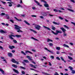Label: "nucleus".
I'll use <instances>...</instances> for the list:
<instances>
[{
    "label": "nucleus",
    "instance_id": "nucleus-7",
    "mask_svg": "<svg viewBox=\"0 0 75 75\" xmlns=\"http://www.w3.org/2000/svg\"><path fill=\"white\" fill-rule=\"evenodd\" d=\"M47 13H48V12H42V14L43 16H47Z\"/></svg>",
    "mask_w": 75,
    "mask_h": 75
},
{
    "label": "nucleus",
    "instance_id": "nucleus-50",
    "mask_svg": "<svg viewBox=\"0 0 75 75\" xmlns=\"http://www.w3.org/2000/svg\"><path fill=\"white\" fill-rule=\"evenodd\" d=\"M59 19H60V20H63L64 19L63 18L61 17H59Z\"/></svg>",
    "mask_w": 75,
    "mask_h": 75
},
{
    "label": "nucleus",
    "instance_id": "nucleus-28",
    "mask_svg": "<svg viewBox=\"0 0 75 75\" xmlns=\"http://www.w3.org/2000/svg\"><path fill=\"white\" fill-rule=\"evenodd\" d=\"M14 18L17 21H21V19L19 20L16 17H14Z\"/></svg>",
    "mask_w": 75,
    "mask_h": 75
},
{
    "label": "nucleus",
    "instance_id": "nucleus-13",
    "mask_svg": "<svg viewBox=\"0 0 75 75\" xmlns=\"http://www.w3.org/2000/svg\"><path fill=\"white\" fill-rule=\"evenodd\" d=\"M43 27H44V28H45V29H47V30H51L50 28H49L45 26H43Z\"/></svg>",
    "mask_w": 75,
    "mask_h": 75
},
{
    "label": "nucleus",
    "instance_id": "nucleus-4",
    "mask_svg": "<svg viewBox=\"0 0 75 75\" xmlns=\"http://www.w3.org/2000/svg\"><path fill=\"white\" fill-rule=\"evenodd\" d=\"M35 29L38 30H40V29L41 26H40V25H35Z\"/></svg>",
    "mask_w": 75,
    "mask_h": 75
},
{
    "label": "nucleus",
    "instance_id": "nucleus-42",
    "mask_svg": "<svg viewBox=\"0 0 75 75\" xmlns=\"http://www.w3.org/2000/svg\"><path fill=\"white\" fill-rule=\"evenodd\" d=\"M49 45L50 46H52V45H53V44L51 43H49Z\"/></svg>",
    "mask_w": 75,
    "mask_h": 75
},
{
    "label": "nucleus",
    "instance_id": "nucleus-61",
    "mask_svg": "<svg viewBox=\"0 0 75 75\" xmlns=\"http://www.w3.org/2000/svg\"><path fill=\"white\" fill-rule=\"evenodd\" d=\"M8 6L9 7H11V6H13V5H12V4H9Z\"/></svg>",
    "mask_w": 75,
    "mask_h": 75
},
{
    "label": "nucleus",
    "instance_id": "nucleus-40",
    "mask_svg": "<svg viewBox=\"0 0 75 75\" xmlns=\"http://www.w3.org/2000/svg\"><path fill=\"white\" fill-rule=\"evenodd\" d=\"M63 26H64L66 28H67V29H69V27H68L66 25H64Z\"/></svg>",
    "mask_w": 75,
    "mask_h": 75
},
{
    "label": "nucleus",
    "instance_id": "nucleus-53",
    "mask_svg": "<svg viewBox=\"0 0 75 75\" xmlns=\"http://www.w3.org/2000/svg\"><path fill=\"white\" fill-rule=\"evenodd\" d=\"M22 74H23V75H24V74H25V73L24 71H22Z\"/></svg>",
    "mask_w": 75,
    "mask_h": 75
},
{
    "label": "nucleus",
    "instance_id": "nucleus-52",
    "mask_svg": "<svg viewBox=\"0 0 75 75\" xmlns=\"http://www.w3.org/2000/svg\"><path fill=\"white\" fill-rule=\"evenodd\" d=\"M44 49H45V50H47V51H49V50H48V49H47V48H46V47L44 48Z\"/></svg>",
    "mask_w": 75,
    "mask_h": 75
},
{
    "label": "nucleus",
    "instance_id": "nucleus-29",
    "mask_svg": "<svg viewBox=\"0 0 75 75\" xmlns=\"http://www.w3.org/2000/svg\"><path fill=\"white\" fill-rule=\"evenodd\" d=\"M68 58L69 59H70V60H72L73 59V58L72 57H71L70 56H68Z\"/></svg>",
    "mask_w": 75,
    "mask_h": 75
},
{
    "label": "nucleus",
    "instance_id": "nucleus-39",
    "mask_svg": "<svg viewBox=\"0 0 75 75\" xmlns=\"http://www.w3.org/2000/svg\"><path fill=\"white\" fill-rule=\"evenodd\" d=\"M41 1L42 2H44L45 3H47V2L45 1V0H41Z\"/></svg>",
    "mask_w": 75,
    "mask_h": 75
},
{
    "label": "nucleus",
    "instance_id": "nucleus-34",
    "mask_svg": "<svg viewBox=\"0 0 75 75\" xmlns=\"http://www.w3.org/2000/svg\"><path fill=\"white\" fill-rule=\"evenodd\" d=\"M42 74H45V75H50V74H48V73H44L43 72H42Z\"/></svg>",
    "mask_w": 75,
    "mask_h": 75
},
{
    "label": "nucleus",
    "instance_id": "nucleus-12",
    "mask_svg": "<svg viewBox=\"0 0 75 75\" xmlns=\"http://www.w3.org/2000/svg\"><path fill=\"white\" fill-rule=\"evenodd\" d=\"M0 33H2V34H6L7 32H6L5 31H4L3 30H0Z\"/></svg>",
    "mask_w": 75,
    "mask_h": 75
},
{
    "label": "nucleus",
    "instance_id": "nucleus-33",
    "mask_svg": "<svg viewBox=\"0 0 75 75\" xmlns=\"http://www.w3.org/2000/svg\"><path fill=\"white\" fill-rule=\"evenodd\" d=\"M21 52L22 54H23V55H26V54H25V52H24V51H22Z\"/></svg>",
    "mask_w": 75,
    "mask_h": 75
},
{
    "label": "nucleus",
    "instance_id": "nucleus-64",
    "mask_svg": "<svg viewBox=\"0 0 75 75\" xmlns=\"http://www.w3.org/2000/svg\"><path fill=\"white\" fill-rule=\"evenodd\" d=\"M71 1H72L73 3H75V1L74 0H70Z\"/></svg>",
    "mask_w": 75,
    "mask_h": 75
},
{
    "label": "nucleus",
    "instance_id": "nucleus-17",
    "mask_svg": "<svg viewBox=\"0 0 75 75\" xmlns=\"http://www.w3.org/2000/svg\"><path fill=\"white\" fill-rule=\"evenodd\" d=\"M29 30H30V31H32L33 33H37V32H36V31L34 30H33L31 29H29Z\"/></svg>",
    "mask_w": 75,
    "mask_h": 75
},
{
    "label": "nucleus",
    "instance_id": "nucleus-15",
    "mask_svg": "<svg viewBox=\"0 0 75 75\" xmlns=\"http://www.w3.org/2000/svg\"><path fill=\"white\" fill-rule=\"evenodd\" d=\"M0 71L1 72L2 74L4 75V71L2 69L0 68Z\"/></svg>",
    "mask_w": 75,
    "mask_h": 75
},
{
    "label": "nucleus",
    "instance_id": "nucleus-46",
    "mask_svg": "<svg viewBox=\"0 0 75 75\" xmlns=\"http://www.w3.org/2000/svg\"><path fill=\"white\" fill-rule=\"evenodd\" d=\"M54 75H59V74H58L57 72H55L54 74Z\"/></svg>",
    "mask_w": 75,
    "mask_h": 75
},
{
    "label": "nucleus",
    "instance_id": "nucleus-23",
    "mask_svg": "<svg viewBox=\"0 0 75 75\" xmlns=\"http://www.w3.org/2000/svg\"><path fill=\"white\" fill-rule=\"evenodd\" d=\"M31 38L32 39H33V40H34L35 41H38V40L35 38H33V37H32Z\"/></svg>",
    "mask_w": 75,
    "mask_h": 75
},
{
    "label": "nucleus",
    "instance_id": "nucleus-20",
    "mask_svg": "<svg viewBox=\"0 0 75 75\" xmlns=\"http://www.w3.org/2000/svg\"><path fill=\"white\" fill-rule=\"evenodd\" d=\"M67 9L68 10H69V11H71L72 12H74V10L72 9H71L67 8Z\"/></svg>",
    "mask_w": 75,
    "mask_h": 75
},
{
    "label": "nucleus",
    "instance_id": "nucleus-19",
    "mask_svg": "<svg viewBox=\"0 0 75 75\" xmlns=\"http://www.w3.org/2000/svg\"><path fill=\"white\" fill-rule=\"evenodd\" d=\"M0 15H1V16H4V15H5V16H6V17H7V16H8V15L5 14V13H1V14Z\"/></svg>",
    "mask_w": 75,
    "mask_h": 75
},
{
    "label": "nucleus",
    "instance_id": "nucleus-51",
    "mask_svg": "<svg viewBox=\"0 0 75 75\" xmlns=\"http://www.w3.org/2000/svg\"><path fill=\"white\" fill-rule=\"evenodd\" d=\"M59 9H60V10H65V9L63 8H60Z\"/></svg>",
    "mask_w": 75,
    "mask_h": 75
},
{
    "label": "nucleus",
    "instance_id": "nucleus-14",
    "mask_svg": "<svg viewBox=\"0 0 75 75\" xmlns=\"http://www.w3.org/2000/svg\"><path fill=\"white\" fill-rule=\"evenodd\" d=\"M44 6L45 7H49V5H48V4H47V3H45L44 4Z\"/></svg>",
    "mask_w": 75,
    "mask_h": 75
},
{
    "label": "nucleus",
    "instance_id": "nucleus-18",
    "mask_svg": "<svg viewBox=\"0 0 75 75\" xmlns=\"http://www.w3.org/2000/svg\"><path fill=\"white\" fill-rule=\"evenodd\" d=\"M53 24H56V25H59L60 24L59 23H57V22H53Z\"/></svg>",
    "mask_w": 75,
    "mask_h": 75
},
{
    "label": "nucleus",
    "instance_id": "nucleus-24",
    "mask_svg": "<svg viewBox=\"0 0 75 75\" xmlns=\"http://www.w3.org/2000/svg\"><path fill=\"white\" fill-rule=\"evenodd\" d=\"M63 46L64 47H67V48H69V46H68L67 45H66L65 44H64Z\"/></svg>",
    "mask_w": 75,
    "mask_h": 75
},
{
    "label": "nucleus",
    "instance_id": "nucleus-30",
    "mask_svg": "<svg viewBox=\"0 0 75 75\" xmlns=\"http://www.w3.org/2000/svg\"><path fill=\"white\" fill-rule=\"evenodd\" d=\"M52 30H55L56 28L55 27L53 26H52Z\"/></svg>",
    "mask_w": 75,
    "mask_h": 75
},
{
    "label": "nucleus",
    "instance_id": "nucleus-62",
    "mask_svg": "<svg viewBox=\"0 0 75 75\" xmlns=\"http://www.w3.org/2000/svg\"><path fill=\"white\" fill-rule=\"evenodd\" d=\"M32 8L33 10H35V7H33Z\"/></svg>",
    "mask_w": 75,
    "mask_h": 75
},
{
    "label": "nucleus",
    "instance_id": "nucleus-6",
    "mask_svg": "<svg viewBox=\"0 0 75 75\" xmlns=\"http://www.w3.org/2000/svg\"><path fill=\"white\" fill-rule=\"evenodd\" d=\"M34 1L36 3L38 6H40V7H42V5H40V3L38 2V1H36V0H34Z\"/></svg>",
    "mask_w": 75,
    "mask_h": 75
},
{
    "label": "nucleus",
    "instance_id": "nucleus-41",
    "mask_svg": "<svg viewBox=\"0 0 75 75\" xmlns=\"http://www.w3.org/2000/svg\"><path fill=\"white\" fill-rule=\"evenodd\" d=\"M50 58H51V59H54V57L53 56H51L50 57Z\"/></svg>",
    "mask_w": 75,
    "mask_h": 75
},
{
    "label": "nucleus",
    "instance_id": "nucleus-48",
    "mask_svg": "<svg viewBox=\"0 0 75 75\" xmlns=\"http://www.w3.org/2000/svg\"><path fill=\"white\" fill-rule=\"evenodd\" d=\"M10 21H11V22L12 23H14V21H13V20H10Z\"/></svg>",
    "mask_w": 75,
    "mask_h": 75
},
{
    "label": "nucleus",
    "instance_id": "nucleus-1",
    "mask_svg": "<svg viewBox=\"0 0 75 75\" xmlns=\"http://www.w3.org/2000/svg\"><path fill=\"white\" fill-rule=\"evenodd\" d=\"M8 37H9V38H10V39H11V40H14V38H13L12 37H17V38H20L21 37V35H13L12 34H11L8 35Z\"/></svg>",
    "mask_w": 75,
    "mask_h": 75
},
{
    "label": "nucleus",
    "instance_id": "nucleus-16",
    "mask_svg": "<svg viewBox=\"0 0 75 75\" xmlns=\"http://www.w3.org/2000/svg\"><path fill=\"white\" fill-rule=\"evenodd\" d=\"M24 22L26 24H27V25H30V24L26 21H24Z\"/></svg>",
    "mask_w": 75,
    "mask_h": 75
},
{
    "label": "nucleus",
    "instance_id": "nucleus-38",
    "mask_svg": "<svg viewBox=\"0 0 75 75\" xmlns=\"http://www.w3.org/2000/svg\"><path fill=\"white\" fill-rule=\"evenodd\" d=\"M17 7H21L22 6L21 5H20V4H18L17 6Z\"/></svg>",
    "mask_w": 75,
    "mask_h": 75
},
{
    "label": "nucleus",
    "instance_id": "nucleus-36",
    "mask_svg": "<svg viewBox=\"0 0 75 75\" xmlns=\"http://www.w3.org/2000/svg\"><path fill=\"white\" fill-rule=\"evenodd\" d=\"M53 11H55V13H56V12H58V10L56 9H54L53 10Z\"/></svg>",
    "mask_w": 75,
    "mask_h": 75
},
{
    "label": "nucleus",
    "instance_id": "nucleus-59",
    "mask_svg": "<svg viewBox=\"0 0 75 75\" xmlns=\"http://www.w3.org/2000/svg\"><path fill=\"white\" fill-rule=\"evenodd\" d=\"M40 18H44V17L42 16H40Z\"/></svg>",
    "mask_w": 75,
    "mask_h": 75
},
{
    "label": "nucleus",
    "instance_id": "nucleus-31",
    "mask_svg": "<svg viewBox=\"0 0 75 75\" xmlns=\"http://www.w3.org/2000/svg\"><path fill=\"white\" fill-rule=\"evenodd\" d=\"M68 68H70V70H71V71H72V70H73L72 69H73V68H72V67L69 66V67Z\"/></svg>",
    "mask_w": 75,
    "mask_h": 75
},
{
    "label": "nucleus",
    "instance_id": "nucleus-49",
    "mask_svg": "<svg viewBox=\"0 0 75 75\" xmlns=\"http://www.w3.org/2000/svg\"><path fill=\"white\" fill-rule=\"evenodd\" d=\"M31 16L32 17H37V16L36 15H32Z\"/></svg>",
    "mask_w": 75,
    "mask_h": 75
},
{
    "label": "nucleus",
    "instance_id": "nucleus-2",
    "mask_svg": "<svg viewBox=\"0 0 75 75\" xmlns=\"http://www.w3.org/2000/svg\"><path fill=\"white\" fill-rule=\"evenodd\" d=\"M14 26H15V29L16 30H18L17 31V32L18 33H23V31L21 30H20V28H21L19 26L17 25H15Z\"/></svg>",
    "mask_w": 75,
    "mask_h": 75
},
{
    "label": "nucleus",
    "instance_id": "nucleus-11",
    "mask_svg": "<svg viewBox=\"0 0 75 75\" xmlns=\"http://www.w3.org/2000/svg\"><path fill=\"white\" fill-rule=\"evenodd\" d=\"M26 58H28V59H29L30 61H32V57H30L28 56H27L26 57Z\"/></svg>",
    "mask_w": 75,
    "mask_h": 75
},
{
    "label": "nucleus",
    "instance_id": "nucleus-44",
    "mask_svg": "<svg viewBox=\"0 0 75 75\" xmlns=\"http://www.w3.org/2000/svg\"><path fill=\"white\" fill-rule=\"evenodd\" d=\"M13 42H14L15 43H17V41H16V40H13Z\"/></svg>",
    "mask_w": 75,
    "mask_h": 75
},
{
    "label": "nucleus",
    "instance_id": "nucleus-43",
    "mask_svg": "<svg viewBox=\"0 0 75 75\" xmlns=\"http://www.w3.org/2000/svg\"><path fill=\"white\" fill-rule=\"evenodd\" d=\"M56 58L57 59H58V60H61L60 58H59V57H56Z\"/></svg>",
    "mask_w": 75,
    "mask_h": 75
},
{
    "label": "nucleus",
    "instance_id": "nucleus-25",
    "mask_svg": "<svg viewBox=\"0 0 75 75\" xmlns=\"http://www.w3.org/2000/svg\"><path fill=\"white\" fill-rule=\"evenodd\" d=\"M47 42H50V41H51V42H52V41H53L52 40L50 39L49 38H48L47 39Z\"/></svg>",
    "mask_w": 75,
    "mask_h": 75
},
{
    "label": "nucleus",
    "instance_id": "nucleus-21",
    "mask_svg": "<svg viewBox=\"0 0 75 75\" xmlns=\"http://www.w3.org/2000/svg\"><path fill=\"white\" fill-rule=\"evenodd\" d=\"M23 61L24 62H25V63H29V61L27 60L24 59L23 60Z\"/></svg>",
    "mask_w": 75,
    "mask_h": 75
},
{
    "label": "nucleus",
    "instance_id": "nucleus-60",
    "mask_svg": "<svg viewBox=\"0 0 75 75\" xmlns=\"http://www.w3.org/2000/svg\"><path fill=\"white\" fill-rule=\"evenodd\" d=\"M1 24L2 25H6V24L4 23H2Z\"/></svg>",
    "mask_w": 75,
    "mask_h": 75
},
{
    "label": "nucleus",
    "instance_id": "nucleus-55",
    "mask_svg": "<svg viewBox=\"0 0 75 75\" xmlns=\"http://www.w3.org/2000/svg\"><path fill=\"white\" fill-rule=\"evenodd\" d=\"M1 2L2 3H3V4H6V2H4L3 1H1Z\"/></svg>",
    "mask_w": 75,
    "mask_h": 75
},
{
    "label": "nucleus",
    "instance_id": "nucleus-32",
    "mask_svg": "<svg viewBox=\"0 0 75 75\" xmlns=\"http://www.w3.org/2000/svg\"><path fill=\"white\" fill-rule=\"evenodd\" d=\"M71 71V74H74L75 73V71L74 70H72Z\"/></svg>",
    "mask_w": 75,
    "mask_h": 75
},
{
    "label": "nucleus",
    "instance_id": "nucleus-54",
    "mask_svg": "<svg viewBox=\"0 0 75 75\" xmlns=\"http://www.w3.org/2000/svg\"><path fill=\"white\" fill-rule=\"evenodd\" d=\"M0 48H1V50H3V49H4V48L3 47L1 46H0Z\"/></svg>",
    "mask_w": 75,
    "mask_h": 75
},
{
    "label": "nucleus",
    "instance_id": "nucleus-57",
    "mask_svg": "<svg viewBox=\"0 0 75 75\" xmlns=\"http://www.w3.org/2000/svg\"><path fill=\"white\" fill-rule=\"evenodd\" d=\"M49 52H50V53H51V54H53V52L50 51V50H48Z\"/></svg>",
    "mask_w": 75,
    "mask_h": 75
},
{
    "label": "nucleus",
    "instance_id": "nucleus-22",
    "mask_svg": "<svg viewBox=\"0 0 75 75\" xmlns=\"http://www.w3.org/2000/svg\"><path fill=\"white\" fill-rule=\"evenodd\" d=\"M60 58L62 60V61H64V62H66V61L64 60V59L62 57H61Z\"/></svg>",
    "mask_w": 75,
    "mask_h": 75
},
{
    "label": "nucleus",
    "instance_id": "nucleus-37",
    "mask_svg": "<svg viewBox=\"0 0 75 75\" xmlns=\"http://www.w3.org/2000/svg\"><path fill=\"white\" fill-rule=\"evenodd\" d=\"M9 48H10V49H11V50H13V48L12 47V46L10 45L9 46Z\"/></svg>",
    "mask_w": 75,
    "mask_h": 75
},
{
    "label": "nucleus",
    "instance_id": "nucleus-3",
    "mask_svg": "<svg viewBox=\"0 0 75 75\" xmlns=\"http://www.w3.org/2000/svg\"><path fill=\"white\" fill-rule=\"evenodd\" d=\"M51 32L53 34H54V35H57L58 33H62V31L61 30H56V33H54V31H53L52 30H51Z\"/></svg>",
    "mask_w": 75,
    "mask_h": 75
},
{
    "label": "nucleus",
    "instance_id": "nucleus-45",
    "mask_svg": "<svg viewBox=\"0 0 75 75\" xmlns=\"http://www.w3.org/2000/svg\"><path fill=\"white\" fill-rule=\"evenodd\" d=\"M20 68H22V69H25V68L23 67L22 66H21L20 67Z\"/></svg>",
    "mask_w": 75,
    "mask_h": 75
},
{
    "label": "nucleus",
    "instance_id": "nucleus-26",
    "mask_svg": "<svg viewBox=\"0 0 75 75\" xmlns=\"http://www.w3.org/2000/svg\"><path fill=\"white\" fill-rule=\"evenodd\" d=\"M67 35V34L65 32L63 33V36L64 37H66Z\"/></svg>",
    "mask_w": 75,
    "mask_h": 75
},
{
    "label": "nucleus",
    "instance_id": "nucleus-5",
    "mask_svg": "<svg viewBox=\"0 0 75 75\" xmlns=\"http://www.w3.org/2000/svg\"><path fill=\"white\" fill-rule=\"evenodd\" d=\"M11 62H13V63H16L17 64H19V63L18 62H17L16 61V60L15 59H12L11 60Z\"/></svg>",
    "mask_w": 75,
    "mask_h": 75
},
{
    "label": "nucleus",
    "instance_id": "nucleus-9",
    "mask_svg": "<svg viewBox=\"0 0 75 75\" xmlns=\"http://www.w3.org/2000/svg\"><path fill=\"white\" fill-rule=\"evenodd\" d=\"M60 29L62 30L63 33H65V31H66V30L65 29L63 28H61Z\"/></svg>",
    "mask_w": 75,
    "mask_h": 75
},
{
    "label": "nucleus",
    "instance_id": "nucleus-27",
    "mask_svg": "<svg viewBox=\"0 0 75 75\" xmlns=\"http://www.w3.org/2000/svg\"><path fill=\"white\" fill-rule=\"evenodd\" d=\"M28 52L29 53H30V54H33V53L32 52H30V51H28V50L26 51L25 53L26 54H27V53H28Z\"/></svg>",
    "mask_w": 75,
    "mask_h": 75
},
{
    "label": "nucleus",
    "instance_id": "nucleus-63",
    "mask_svg": "<svg viewBox=\"0 0 75 75\" xmlns=\"http://www.w3.org/2000/svg\"><path fill=\"white\" fill-rule=\"evenodd\" d=\"M21 16H22V17H25V15H21Z\"/></svg>",
    "mask_w": 75,
    "mask_h": 75
},
{
    "label": "nucleus",
    "instance_id": "nucleus-47",
    "mask_svg": "<svg viewBox=\"0 0 75 75\" xmlns=\"http://www.w3.org/2000/svg\"><path fill=\"white\" fill-rule=\"evenodd\" d=\"M71 23L72 24H74V25L75 26V23L74 22H71Z\"/></svg>",
    "mask_w": 75,
    "mask_h": 75
},
{
    "label": "nucleus",
    "instance_id": "nucleus-56",
    "mask_svg": "<svg viewBox=\"0 0 75 75\" xmlns=\"http://www.w3.org/2000/svg\"><path fill=\"white\" fill-rule=\"evenodd\" d=\"M57 54H60V53L59 52L57 51Z\"/></svg>",
    "mask_w": 75,
    "mask_h": 75
},
{
    "label": "nucleus",
    "instance_id": "nucleus-35",
    "mask_svg": "<svg viewBox=\"0 0 75 75\" xmlns=\"http://www.w3.org/2000/svg\"><path fill=\"white\" fill-rule=\"evenodd\" d=\"M56 49L57 50H60V49H61V48H60L59 47H57L56 48Z\"/></svg>",
    "mask_w": 75,
    "mask_h": 75
},
{
    "label": "nucleus",
    "instance_id": "nucleus-10",
    "mask_svg": "<svg viewBox=\"0 0 75 75\" xmlns=\"http://www.w3.org/2000/svg\"><path fill=\"white\" fill-rule=\"evenodd\" d=\"M13 71L15 72H16V74H19V72H18V70L15 69H13Z\"/></svg>",
    "mask_w": 75,
    "mask_h": 75
},
{
    "label": "nucleus",
    "instance_id": "nucleus-58",
    "mask_svg": "<svg viewBox=\"0 0 75 75\" xmlns=\"http://www.w3.org/2000/svg\"><path fill=\"white\" fill-rule=\"evenodd\" d=\"M29 65H30V67H33V66H34V65H33L31 64H30Z\"/></svg>",
    "mask_w": 75,
    "mask_h": 75
},
{
    "label": "nucleus",
    "instance_id": "nucleus-8",
    "mask_svg": "<svg viewBox=\"0 0 75 75\" xmlns=\"http://www.w3.org/2000/svg\"><path fill=\"white\" fill-rule=\"evenodd\" d=\"M8 57H13L12 53L10 52H8Z\"/></svg>",
    "mask_w": 75,
    "mask_h": 75
}]
</instances>
